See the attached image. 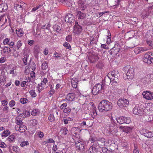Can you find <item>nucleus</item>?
I'll return each instance as SVG.
<instances>
[{"instance_id":"obj_39","label":"nucleus","mask_w":153,"mask_h":153,"mask_svg":"<svg viewBox=\"0 0 153 153\" xmlns=\"http://www.w3.org/2000/svg\"><path fill=\"white\" fill-rule=\"evenodd\" d=\"M13 150L16 153H19L20 152L19 149L17 146H13Z\"/></svg>"},{"instance_id":"obj_16","label":"nucleus","mask_w":153,"mask_h":153,"mask_svg":"<svg viewBox=\"0 0 153 153\" xmlns=\"http://www.w3.org/2000/svg\"><path fill=\"white\" fill-rule=\"evenodd\" d=\"M65 21L69 23H71L74 22V18L72 14H69L65 17Z\"/></svg>"},{"instance_id":"obj_29","label":"nucleus","mask_w":153,"mask_h":153,"mask_svg":"<svg viewBox=\"0 0 153 153\" xmlns=\"http://www.w3.org/2000/svg\"><path fill=\"white\" fill-rule=\"evenodd\" d=\"M14 8L17 10L19 11H22L23 9L22 6L18 4H15L14 6Z\"/></svg>"},{"instance_id":"obj_40","label":"nucleus","mask_w":153,"mask_h":153,"mask_svg":"<svg viewBox=\"0 0 153 153\" xmlns=\"http://www.w3.org/2000/svg\"><path fill=\"white\" fill-rule=\"evenodd\" d=\"M47 82V79L46 78H44L43 79V81H42L41 82L40 84H38V86H40V85H45L46 84V83Z\"/></svg>"},{"instance_id":"obj_47","label":"nucleus","mask_w":153,"mask_h":153,"mask_svg":"<svg viewBox=\"0 0 153 153\" xmlns=\"http://www.w3.org/2000/svg\"><path fill=\"white\" fill-rule=\"evenodd\" d=\"M147 44L151 46L152 48H153V40H147Z\"/></svg>"},{"instance_id":"obj_1","label":"nucleus","mask_w":153,"mask_h":153,"mask_svg":"<svg viewBox=\"0 0 153 153\" xmlns=\"http://www.w3.org/2000/svg\"><path fill=\"white\" fill-rule=\"evenodd\" d=\"M112 107L111 103L104 100L100 102L98 108L100 112H106L110 111L112 109Z\"/></svg>"},{"instance_id":"obj_25","label":"nucleus","mask_w":153,"mask_h":153,"mask_svg":"<svg viewBox=\"0 0 153 153\" xmlns=\"http://www.w3.org/2000/svg\"><path fill=\"white\" fill-rule=\"evenodd\" d=\"M53 28L54 30L58 33H61V27L57 25H55L53 26Z\"/></svg>"},{"instance_id":"obj_18","label":"nucleus","mask_w":153,"mask_h":153,"mask_svg":"<svg viewBox=\"0 0 153 153\" xmlns=\"http://www.w3.org/2000/svg\"><path fill=\"white\" fill-rule=\"evenodd\" d=\"M1 102L2 105L4 106L3 108V111L6 113H7L9 111V107L7 106V102L6 100H3L1 101Z\"/></svg>"},{"instance_id":"obj_57","label":"nucleus","mask_w":153,"mask_h":153,"mask_svg":"<svg viewBox=\"0 0 153 153\" xmlns=\"http://www.w3.org/2000/svg\"><path fill=\"white\" fill-rule=\"evenodd\" d=\"M34 41L33 40H28L27 41L28 44L30 46L33 45L34 43Z\"/></svg>"},{"instance_id":"obj_46","label":"nucleus","mask_w":153,"mask_h":153,"mask_svg":"<svg viewBox=\"0 0 153 153\" xmlns=\"http://www.w3.org/2000/svg\"><path fill=\"white\" fill-rule=\"evenodd\" d=\"M15 102L14 100H11L10 101L9 105L10 107H12L15 105Z\"/></svg>"},{"instance_id":"obj_22","label":"nucleus","mask_w":153,"mask_h":153,"mask_svg":"<svg viewBox=\"0 0 153 153\" xmlns=\"http://www.w3.org/2000/svg\"><path fill=\"white\" fill-rule=\"evenodd\" d=\"M97 149L95 147V145L93 144L91 146L89 150V152L90 153H97Z\"/></svg>"},{"instance_id":"obj_53","label":"nucleus","mask_w":153,"mask_h":153,"mask_svg":"<svg viewBox=\"0 0 153 153\" xmlns=\"http://www.w3.org/2000/svg\"><path fill=\"white\" fill-rule=\"evenodd\" d=\"M62 130L63 131V134L65 135L67 134V132L68 131L67 128L66 127H64L63 128Z\"/></svg>"},{"instance_id":"obj_37","label":"nucleus","mask_w":153,"mask_h":153,"mask_svg":"<svg viewBox=\"0 0 153 153\" xmlns=\"http://www.w3.org/2000/svg\"><path fill=\"white\" fill-rule=\"evenodd\" d=\"M110 74L112 76H115L117 74H119V72L117 71H111L108 74L109 75H110Z\"/></svg>"},{"instance_id":"obj_27","label":"nucleus","mask_w":153,"mask_h":153,"mask_svg":"<svg viewBox=\"0 0 153 153\" xmlns=\"http://www.w3.org/2000/svg\"><path fill=\"white\" fill-rule=\"evenodd\" d=\"M77 14L79 15L78 19H83L85 16V14L81 12L80 11H77Z\"/></svg>"},{"instance_id":"obj_60","label":"nucleus","mask_w":153,"mask_h":153,"mask_svg":"<svg viewBox=\"0 0 153 153\" xmlns=\"http://www.w3.org/2000/svg\"><path fill=\"white\" fill-rule=\"evenodd\" d=\"M6 146V145L5 143L1 142L0 143V147L2 148H5Z\"/></svg>"},{"instance_id":"obj_4","label":"nucleus","mask_w":153,"mask_h":153,"mask_svg":"<svg viewBox=\"0 0 153 153\" xmlns=\"http://www.w3.org/2000/svg\"><path fill=\"white\" fill-rule=\"evenodd\" d=\"M134 69L133 68H129L127 73L123 74V77L125 79H132L134 77Z\"/></svg>"},{"instance_id":"obj_13","label":"nucleus","mask_w":153,"mask_h":153,"mask_svg":"<svg viewBox=\"0 0 153 153\" xmlns=\"http://www.w3.org/2000/svg\"><path fill=\"white\" fill-rule=\"evenodd\" d=\"M109 125V131L110 133H113L117 132V128L114 122L112 121L111 123Z\"/></svg>"},{"instance_id":"obj_19","label":"nucleus","mask_w":153,"mask_h":153,"mask_svg":"<svg viewBox=\"0 0 153 153\" xmlns=\"http://www.w3.org/2000/svg\"><path fill=\"white\" fill-rule=\"evenodd\" d=\"M150 8H149V9H146L145 11L142 12V17L143 19H145L149 15L151 12V11L150 10Z\"/></svg>"},{"instance_id":"obj_50","label":"nucleus","mask_w":153,"mask_h":153,"mask_svg":"<svg viewBox=\"0 0 153 153\" xmlns=\"http://www.w3.org/2000/svg\"><path fill=\"white\" fill-rule=\"evenodd\" d=\"M34 50L36 53H38L39 52V47L38 45H36L34 47Z\"/></svg>"},{"instance_id":"obj_61","label":"nucleus","mask_w":153,"mask_h":153,"mask_svg":"<svg viewBox=\"0 0 153 153\" xmlns=\"http://www.w3.org/2000/svg\"><path fill=\"white\" fill-rule=\"evenodd\" d=\"M60 1L62 2V3L66 4H67L68 2H69V1L70 0H59Z\"/></svg>"},{"instance_id":"obj_43","label":"nucleus","mask_w":153,"mask_h":153,"mask_svg":"<svg viewBox=\"0 0 153 153\" xmlns=\"http://www.w3.org/2000/svg\"><path fill=\"white\" fill-rule=\"evenodd\" d=\"M133 153H139L138 147L135 144H134Z\"/></svg>"},{"instance_id":"obj_15","label":"nucleus","mask_w":153,"mask_h":153,"mask_svg":"<svg viewBox=\"0 0 153 153\" xmlns=\"http://www.w3.org/2000/svg\"><path fill=\"white\" fill-rule=\"evenodd\" d=\"M105 140L104 138H97V143L99 147H102L105 145Z\"/></svg>"},{"instance_id":"obj_54","label":"nucleus","mask_w":153,"mask_h":153,"mask_svg":"<svg viewBox=\"0 0 153 153\" xmlns=\"http://www.w3.org/2000/svg\"><path fill=\"white\" fill-rule=\"evenodd\" d=\"M54 56L56 57H60L62 56V54L61 53H58L56 52H55L53 55Z\"/></svg>"},{"instance_id":"obj_8","label":"nucleus","mask_w":153,"mask_h":153,"mask_svg":"<svg viewBox=\"0 0 153 153\" xmlns=\"http://www.w3.org/2000/svg\"><path fill=\"white\" fill-rule=\"evenodd\" d=\"M102 88L101 84H98L94 86L92 91V94L94 95L98 94L101 91Z\"/></svg>"},{"instance_id":"obj_62","label":"nucleus","mask_w":153,"mask_h":153,"mask_svg":"<svg viewBox=\"0 0 153 153\" xmlns=\"http://www.w3.org/2000/svg\"><path fill=\"white\" fill-rule=\"evenodd\" d=\"M47 142L48 143H55V141L53 139L50 138L47 140Z\"/></svg>"},{"instance_id":"obj_17","label":"nucleus","mask_w":153,"mask_h":153,"mask_svg":"<svg viewBox=\"0 0 153 153\" xmlns=\"http://www.w3.org/2000/svg\"><path fill=\"white\" fill-rule=\"evenodd\" d=\"M82 30V27L79 25H74V27L73 33L75 34H79Z\"/></svg>"},{"instance_id":"obj_2","label":"nucleus","mask_w":153,"mask_h":153,"mask_svg":"<svg viewBox=\"0 0 153 153\" xmlns=\"http://www.w3.org/2000/svg\"><path fill=\"white\" fill-rule=\"evenodd\" d=\"M120 77L119 74H117L115 76H112L111 78L109 76L107 75L106 76L104 79V81L107 83L110 81V83L111 85H116L117 83L119 82V81L118 78Z\"/></svg>"},{"instance_id":"obj_12","label":"nucleus","mask_w":153,"mask_h":153,"mask_svg":"<svg viewBox=\"0 0 153 153\" xmlns=\"http://www.w3.org/2000/svg\"><path fill=\"white\" fill-rule=\"evenodd\" d=\"M88 57L90 62L91 63L94 62L99 59L97 54L95 53L90 54L88 56Z\"/></svg>"},{"instance_id":"obj_41","label":"nucleus","mask_w":153,"mask_h":153,"mask_svg":"<svg viewBox=\"0 0 153 153\" xmlns=\"http://www.w3.org/2000/svg\"><path fill=\"white\" fill-rule=\"evenodd\" d=\"M15 136L13 135H11L9 136L7 140L9 141H13L14 139Z\"/></svg>"},{"instance_id":"obj_11","label":"nucleus","mask_w":153,"mask_h":153,"mask_svg":"<svg viewBox=\"0 0 153 153\" xmlns=\"http://www.w3.org/2000/svg\"><path fill=\"white\" fill-rule=\"evenodd\" d=\"M142 95L143 97L147 100H151L153 99V93L151 92L146 91H144Z\"/></svg>"},{"instance_id":"obj_26","label":"nucleus","mask_w":153,"mask_h":153,"mask_svg":"<svg viewBox=\"0 0 153 153\" xmlns=\"http://www.w3.org/2000/svg\"><path fill=\"white\" fill-rule=\"evenodd\" d=\"M19 126V131L20 132H23L27 130V127L24 125L22 124L20 125Z\"/></svg>"},{"instance_id":"obj_35","label":"nucleus","mask_w":153,"mask_h":153,"mask_svg":"<svg viewBox=\"0 0 153 153\" xmlns=\"http://www.w3.org/2000/svg\"><path fill=\"white\" fill-rule=\"evenodd\" d=\"M4 76H0V83L2 85H4L5 83V79H4Z\"/></svg>"},{"instance_id":"obj_7","label":"nucleus","mask_w":153,"mask_h":153,"mask_svg":"<svg viewBox=\"0 0 153 153\" xmlns=\"http://www.w3.org/2000/svg\"><path fill=\"white\" fill-rule=\"evenodd\" d=\"M140 132L141 135L148 138L153 137V132H152L146 129L143 128L140 131Z\"/></svg>"},{"instance_id":"obj_36","label":"nucleus","mask_w":153,"mask_h":153,"mask_svg":"<svg viewBox=\"0 0 153 153\" xmlns=\"http://www.w3.org/2000/svg\"><path fill=\"white\" fill-rule=\"evenodd\" d=\"M3 50L4 51V52L5 53H9L11 51L10 48L6 46L4 47Z\"/></svg>"},{"instance_id":"obj_33","label":"nucleus","mask_w":153,"mask_h":153,"mask_svg":"<svg viewBox=\"0 0 153 153\" xmlns=\"http://www.w3.org/2000/svg\"><path fill=\"white\" fill-rule=\"evenodd\" d=\"M78 129L77 127H74L72 128L71 133L73 135H76L77 134V129Z\"/></svg>"},{"instance_id":"obj_49","label":"nucleus","mask_w":153,"mask_h":153,"mask_svg":"<svg viewBox=\"0 0 153 153\" xmlns=\"http://www.w3.org/2000/svg\"><path fill=\"white\" fill-rule=\"evenodd\" d=\"M63 45L67 49H70L71 48V46L69 43L68 42H65Z\"/></svg>"},{"instance_id":"obj_52","label":"nucleus","mask_w":153,"mask_h":153,"mask_svg":"<svg viewBox=\"0 0 153 153\" xmlns=\"http://www.w3.org/2000/svg\"><path fill=\"white\" fill-rule=\"evenodd\" d=\"M72 36L71 35H69L66 36V40L68 42H70L71 40Z\"/></svg>"},{"instance_id":"obj_5","label":"nucleus","mask_w":153,"mask_h":153,"mask_svg":"<svg viewBox=\"0 0 153 153\" xmlns=\"http://www.w3.org/2000/svg\"><path fill=\"white\" fill-rule=\"evenodd\" d=\"M117 123L120 124L124 123L128 124L131 122L130 118L129 117H125L123 116H120L116 118Z\"/></svg>"},{"instance_id":"obj_3","label":"nucleus","mask_w":153,"mask_h":153,"mask_svg":"<svg viewBox=\"0 0 153 153\" xmlns=\"http://www.w3.org/2000/svg\"><path fill=\"white\" fill-rule=\"evenodd\" d=\"M143 60L148 64L153 63V53L149 52L145 54L143 59Z\"/></svg>"},{"instance_id":"obj_6","label":"nucleus","mask_w":153,"mask_h":153,"mask_svg":"<svg viewBox=\"0 0 153 153\" xmlns=\"http://www.w3.org/2000/svg\"><path fill=\"white\" fill-rule=\"evenodd\" d=\"M145 109H143L137 105L135 106L133 109V113L135 114H137L141 116L144 114V112L146 111Z\"/></svg>"},{"instance_id":"obj_32","label":"nucleus","mask_w":153,"mask_h":153,"mask_svg":"<svg viewBox=\"0 0 153 153\" xmlns=\"http://www.w3.org/2000/svg\"><path fill=\"white\" fill-rule=\"evenodd\" d=\"M22 43L21 42L20 40L18 41L15 45V48H17V50H19L20 48L22 46Z\"/></svg>"},{"instance_id":"obj_28","label":"nucleus","mask_w":153,"mask_h":153,"mask_svg":"<svg viewBox=\"0 0 153 153\" xmlns=\"http://www.w3.org/2000/svg\"><path fill=\"white\" fill-rule=\"evenodd\" d=\"M16 123L17 125H20L23 123L22 121L21 117H20V116H17L16 118Z\"/></svg>"},{"instance_id":"obj_23","label":"nucleus","mask_w":153,"mask_h":153,"mask_svg":"<svg viewBox=\"0 0 153 153\" xmlns=\"http://www.w3.org/2000/svg\"><path fill=\"white\" fill-rule=\"evenodd\" d=\"M8 7L7 5L3 3L0 4V13L2 12L7 10Z\"/></svg>"},{"instance_id":"obj_14","label":"nucleus","mask_w":153,"mask_h":153,"mask_svg":"<svg viewBox=\"0 0 153 153\" xmlns=\"http://www.w3.org/2000/svg\"><path fill=\"white\" fill-rule=\"evenodd\" d=\"M76 148L80 150L83 151L84 149L85 144L83 142L81 141L76 142Z\"/></svg>"},{"instance_id":"obj_48","label":"nucleus","mask_w":153,"mask_h":153,"mask_svg":"<svg viewBox=\"0 0 153 153\" xmlns=\"http://www.w3.org/2000/svg\"><path fill=\"white\" fill-rule=\"evenodd\" d=\"M63 112L65 113H69L71 111V109L69 107L65 108L63 110Z\"/></svg>"},{"instance_id":"obj_10","label":"nucleus","mask_w":153,"mask_h":153,"mask_svg":"<svg viewBox=\"0 0 153 153\" xmlns=\"http://www.w3.org/2000/svg\"><path fill=\"white\" fill-rule=\"evenodd\" d=\"M118 43L115 44L114 47L110 50V54L114 56L117 55L120 51V46Z\"/></svg>"},{"instance_id":"obj_63","label":"nucleus","mask_w":153,"mask_h":153,"mask_svg":"<svg viewBox=\"0 0 153 153\" xmlns=\"http://www.w3.org/2000/svg\"><path fill=\"white\" fill-rule=\"evenodd\" d=\"M58 148L57 146L56 145H53L52 148V150L54 152H55L57 150Z\"/></svg>"},{"instance_id":"obj_55","label":"nucleus","mask_w":153,"mask_h":153,"mask_svg":"<svg viewBox=\"0 0 153 153\" xmlns=\"http://www.w3.org/2000/svg\"><path fill=\"white\" fill-rule=\"evenodd\" d=\"M76 82H73V81H71V84L72 87L74 88H76L77 87Z\"/></svg>"},{"instance_id":"obj_21","label":"nucleus","mask_w":153,"mask_h":153,"mask_svg":"<svg viewBox=\"0 0 153 153\" xmlns=\"http://www.w3.org/2000/svg\"><path fill=\"white\" fill-rule=\"evenodd\" d=\"M147 49L142 47L137 48L134 50V51L136 54L141 53L143 52L146 51Z\"/></svg>"},{"instance_id":"obj_31","label":"nucleus","mask_w":153,"mask_h":153,"mask_svg":"<svg viewBox=\"0 0 153 153\" xmlns=\"http://www.w3.org/2000/svg\"><path fill=\"white\" fill-rule=\"evenodd\" d=\"M16 30V33L19 37H21L23 36L24 32L22 29H18V30Z\"/></svg>"},{"instance_id":"obj_9","label":"nucleus","mask_w":153,"mask_h":153,"mask_svg":"<svg viewBox=\"0 0 153 153\" xmlns=\"http://www.w3.org/2000/svg\"><path fill=\"white\" fill-rule=\"evenodd\" d=\"M129 103V100L126 99H119L117 102L118 105L120 107H126Z\"/></svg>"},{"instance_id":"obj_20","label":"nucleus","mask_w":153,"mask_h":153,"mask_svg":"<svg viewBox=\"0 0 153 153\" xmlns=\"http://www.w3.org/2000/svg\"><path fill=\"white\" fill-rule=\"evenodd\" d=\"M75 97V94L73 93L68 94L67 95L66 99L69 101H72Z\"/></svg>"},{"instance_id":"obj_64","label":"nucleus","mask_w":153,"mask_h":153,"mask_svg":"<svg viewBox=\"0 0 153 153\" xmlns=\"http://www.w3.org/2000/svg\"><path fill=\"white\" fill-rule=\"evenodd\" d=\"M102 151L103 153H107L108 151V149L105 148H103L102 147Z\"/></svg>"},{"instance_id":"obj_59","label":"nucleus","mask_w":153,"mask_h":153,"mask_svg":"<svg viewBox=\"0 0 153 153\" xmlns=\"http://www.w3.org/2000/svg\"><path fill=\"white\" fill-rule=\"evenodd\" d=\"M8 45H9L11 48H12L14 47V42L12 41L10 42L9 43Z\"/></svg>"},{"instance_id":"obj_38","label":"nucleus","mask_w":153,"mask_h":153,"mask_svg":"<svg viewBox=\"0 0 153 153\" xmlns=\"http://www.w3.org/2000/svg\"><path fill=\"white\" fill-rule=\"evenodd\" d=\"M10 39L9 38H7L4 39L3 41V43L4 45H7L9 44Z\"/></svg>"},{"instance_id":"obj_24","label":"nucleus","mask_w":153,"mask_h":153,"mask_svg":"<svg viewBox=\"0 0 153 153\" xmlns=\"http://www.w3.org/2000/svg\"><path fill=\"white\" fill-rule=\"evenodd\" d=\"M132 128L128 126H124L123 128V131L127 133H130L131 132Z\"/></svg>"},{"instance_id":"obj_34","label":"nucleus","mask_w":153,"mask_h":153,"mask_svg":"<svg viewBox=\"0 0 153 153\" xmlns=\"http://www.w3.org/2000/svg\"><path fill=\"white\" fill-rule=\"evenodd\" d=\"M48 64L47 62L45 61L42 65V68L43 70H46L48 68Z\"/></svg>"},{"instance_id":"obj_58","label":"nucleus","mask_w":153,"mask_h":153,"mask_svg":"<svg viewBox=\"0 0 153 153\" xmlns=\"http://www.w3.org/2000/svg\"><path fill=\"white\" fill-rule=\"evenodd\" d=\"M27 56H26V57H25L23 59V62L25 65L27 64Z\"/></svg>"},{"instance_id":"obj_44","label":"nucleus","mask_w":153,"mask_h":153,"mask_svg":"<svg viewBox=\"0 0 153 153\" xmlns=\"http://www.w3.org/2000/svg\"><path fill=\"white\" fill-rule=\"evenodd\" d=\"M29 145V143L28 141H26L22 142L20 144V146L22 147H24L25 146L28 145Z\"/></svg>"},{"instance_id":"obj_42","label":"nucleus","mask_w":153,"mask_h":153,"mask_svg":"<svg viewBox=\"0 0 153 153\" xmlns=\"http://www.w3.org/2000/svg\"><path fill=\"white\" fill-rule=\"evenodd\" d=\"M29 93L32 97H35L36 96V94L34 90L30 91L29 92Z\"/></svg>"},{"instance_id":"obj_45","label":"nucleus","mask_w":153,"mask_h":153,"mask_svg":"<svg viewBox=\"0 0 153 153\" xmlns=\"http://www.w3.org/2000/svg\"><path fill=\"white\" fill-rule=\"evenodd\" d=\"M27 100L26 98H22L21 99L20 101L21 103L23 104H25L27 103Z\"/></svg>"},{"instance_id":"obj_56","label":"nucleus","mask_w":153,"mask_h":153,"mask_svg":"<svg viewBox=\"0 0 153 153\" xmlns=\"http://www.w3.org/2000/svg\"><path fill=\"white\" fill-rule=\"evenodd\" d=\"M30 122L33 125H36L37 124V121L35 119H33L30 120Z\"/></svg>"},{"instance_id":"obj_51","label":"nucleus","mask_w":153,"mask_h":153,"mask_svg":"<svg viewBox=\"0 0 153 153\" xmlns=\"http://www.w3.org/2000/svg\"><path fill=\"white\" fill-rule=\"evenodd\" d=\"M86 7L87 6L86 5H84V4H82L80 8V9L82 11H83L86 8Z\"/></svg>"},{"instance_id":"obj_30","label":"nucleus","mask_w":153,"mask_h":153,"mask_svg":"<svg viewBox=\"0 0 153 153\" xmlns=\"http://www.w3.org/2000/svg\"><path fill=\"white\" fill-rule=\"evenodd\" d=\"M10 134V132L9 130L7 129L4 131L2 133L1 136L2 137H6L8 136Z\"/></svg>"}]
</instances>
